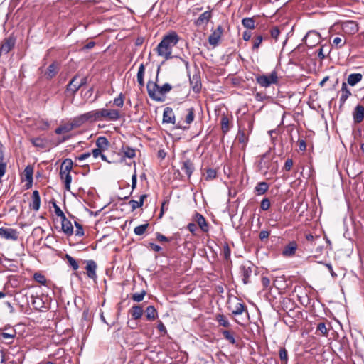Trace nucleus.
I'll return each mask as SVG.
<instances>
[{"label":"nucleus","instance_id":"1","mask_svg":"<svg viewBox=\"0 0 364 364\" xmlns=\"http://www.w3.org/2000/svg\"><path fill=\"white\" fill-rule=\"evenodd\" d=\"M179 41V37L175 31H171L164 36L161 42L158 44L155 50L159 56L168 60L173 58L172 50Z\"/></svg>","mask_w":364,"mask_h":364},{"label":"nucleus","instance_id":"2","mask_svg":"<svg viewBox=\"0 0 364 364\" xmlns=\"http://www.w3.org/2000/svg\"><path fill=\"white\" fill-rule=\"evenodd\" d=\"M146 89L151 100L156 102H163L165 95L171 90L172 86L169 83H165L162 86H159L156 82L149 81Z\"/></svg>","mask_w":364,"mask_h":364},{"label":"nucleus","instance_id":"3","mask_svg":"<svg viewBox=\"0 0 364 364\" xmlns=\"http://www.w3.org/2000/svg\"><path fill=\"white\" fill-rule=\"evenodd\" d=\"M275 156L270 151H267L264 154L259 156L257 161V167L259 171L267 173L268 171L275 173L278 169L277 161H274Z\"/></svg>","mask_w":364,"mask_h":364},{"label":"nucleus","instance_id":"4","mask_svg":"<svg viewBox=\"0 0 364 364\" xmlns=\"http://www.w3.org/2000/svg\"><path fill=\"white\" fill-rule=\"evenodd\" d=\"M90 122L102 120L117 121L120 118L119 112L117 109H100L88 112Z\"/></svg>","mask_w":364,"mask_h":364},{"label":"nucleus","instance_id":"5","mask_svg":"<svg viewBox=\"0 0 364 364\" xmlns=\"http://www.w3.org/2000/svg\"><path fill=\"white\" fill-rule=\"evenodd\" d=\"M257 82L262 87H268L272 85L278 83V75L275 70L269 75H258L256 77Z\"/></svg>","mask_w":364,"mask_h":364},{"label":"nucleus","instance_id":"6","mask_svg":"<svg viewBox=\"0 0 364 364\" xmlns=\"http://www.w3.org/2000/svg\"><path fill=\"white\" fill-rule=\"evenodd\" d=\"M186 113L184 119H180L176 127L180 129H186L189 128V125L193 122L195 118V110L193 107L188 108L186 110Z\"/></svg>","mask_w":364,"mask_h":364},{"label":"nucleus","instance_id":"7","mask_svg":"<svg viewBox=\"0 0 364 364\" xmlns=\"http://www.w3.org/2000/svg\"><path fill=\"white\" fill-rule=\"evenodd\" d=\"M16 336V331L11 327L5 326L0 333V339L7 345L13 343Z\"/></svg>","mask_w":364,"mask_h":364},{"label":"nucleus","instance_id":"8","mask_svg":"<svg viewBox=\"0 0 364 364\" xmlns=\"http://www.w3.org/2000/svg\"><path fill=\"white\" fill-rule=\"evenodd\" d=\"M254 267V264L250 261H247L241 264L240 267V274L242 277V282L245 284H247L250 282V277L252 274Z\"/></svg>","mask_w":364,"mask_h":364},{"label":"nucleus","instance_id":"9","mask_svg":"<svg viewBox=\"0 0 364 364\" xmlns=\"http://www.w3.org/2000/svg\"><path fill=\"white\" fill-rule=\"evenodd\" d=\"M341 29L345 34L351 36L359 31V26L356 21L349 20L342 23Z\"/></svg>","mask_w":364,"mask_h":364},{"label":"nucleus","instance_id":"10","mask_svg":"<svg viewBox=\"0 0 364 364\" xmlns=\"http://www.w3.org/2000/svg\"><path fill=\"white\" fill-rule=\"evenodd\" d=\"M303 41L308 47L313 48L319 42L320 34L314 31H309Z\"/></svg>","mask_w":364,"mask_h":364},{"label":"nucleus","instance_id":"11","mask_svg":"<svg viewBox=\"0 0 364 364\" xmlns=\"http://www.w3.org/2000/svg\"><path fill=\"white\" fill-rule=\"evenodd\" d=\"M15 43V38L9 36V38H5L1 44L0 55H7L9 53V51H11L14 48Z\"/></svg>","mask_w":364,"mask_h":364},{"label":"nucleus","instance_id":"12","mask_svg":"<svg viewBox=\"0 0 364 364\" xmlns=\"http://www.w3.org/2000/svg\"><path fill=\"white\" fill-rule=\"evenodd\" d=\"M0 236L6 240H17L18 232L16 229L11 228H1Z\"/></svg>","mask_w":364,"mask_h":364},{"label":"nucleus","instance_id":"13","mask_svg":"<svg viewBox=\"0 0 364 364\" xmlns=\"http://www.w3.org/2000/svg\"><path fill=\"white\" fill-rule=\"evenodd\" d=\"M223 33V27L219 25L215 30H214L208 38V42L211 46H215L218 44L221 36Z\"/></svg>","mask_w":364,"mask_h":364},{"label":"nucleus","instance_id":"14","mask_svg":"<svg viewBox=\"0 0 364 364\" xmlns=\"http://www.w3.org/2000/svg\"><path fill=\"white\" fill-rule=\"evenodd\" d=\"M212 18L211 11H206L201 14L199 17L195 20L194 24L196 26L200 27L206 26Z\"/></svg>","mask_w":364,"mask_h":364},{"label":"nucleus","instance_id":"15","mask_svg":"<svg viewBox=\"0 0 364 364\" xmlns=\"http://www.w3.org/2000/svg\"><path fill=\"white\" fill-rule=\"evenodd\" d=\"M193 220L198 224L201 230L204 232H207L209 230L208 224L205 218L199 213H196L193 215Z\"/></svg>","mask_w":364,"mask_h":364},{"label":"nucleus","instance_id":"16","mask_svg":"<svg viewBox=\"0 0 364 364\" xmlns=\"http://www.w3.org/2000/svg\"><path fill=\"white\" fill-rule=\"evenodd\" d=\"M85 262L86 263L85 269L87 271V277L90 279H95L97 278V264L94 260L90 259V260H85Z\"/></svg>","mask_w":364,"mask_h":364},{"label":"nucleus","instance_id":"17","mask_svg":"<svg viewBox=\"0 0 364 364\" xmlns=\"http://www.w3.org/2000/svg\"><path fill=\"white\" fill-rule=\"evenodd\" d=\"M353 121L356 124L362 122L364 119V107L362 105H357L353 111Z\"/></svg>","mask_w":364,"mask_h":364},{"label":"nucleus","instance_id":"18","mask_svg":"<svg viewBox=\"0 0 364 364\" xmlns=\"http://www.w3.org/2000/svg\"><path fill=\"white\" fill-rule=\"evenodd\" d=\"M31 143L33 146L40 149H46L48 146V140L46 137L37 136L33 137L30 139Z\"/></svg>","mask_w":364,"mask_h":364},{"label":"nucleus","instance_id":"19","mask_svg":"<svg viewBox=\"0 0 364 364\" xmlns=\"http://www.w3.org/2000/svg\"><path fill=\"white\" fill-rule=\"evenodd\" d=\"M181 170L185 172L189 178L195 169L193 162L188 159H185L181 162Z\"/></svg>","mask_w":364,"mask_h":364},{"label":"nucleus","instance_id":"20","mask_svg":"<svg viewBox=\"0 0 364 364\" xmlns=\"http://www.w3.org/2000/svg\"><path fill=\"white\" fill-rule=\"evenodd\" d=\"M229 309L234 316L241 315L245 311L248 314L247 306L240 301H237L233 306H229Z\"/></svg>","mask_w":364,"mask_h":364},{"label":"nucleus","instance_id":"21","mask_svg":"<svg viewBox=\"0 0 364 364\" xmlns=\"http://www.w3.org/2000/svg\"><path fill=\"white\" fill-rule=\"evenodd\" d=\"M163 123L176 124V117L172 108L166 107L163 113Z\"/></svg>","mask_w":364,"mask_h":364},{"label":"nucleus","instance_id":"22","mask_svg":"<svg viewBox=\"0 0 364 364\" xmlns=\"http://www.w3.org/2000/svg\"><path fill=\"white\" fill-rule=\"evenodd\" d=\"M341 95L339 98V105L340 107H343L348 98L352 95L350 90L348 89L347 86V83L345 82H342L341 89Z\"/></svg>","mask_w":364,"mask_h":364},{"label":"nucleus","instance_id":"23","mask_svg":"<svg viewBox=\"0 0 364 364\" xmlns=\"http://www.w3.org/2000/svg\"><path fill=\"white\" fill-rule=\"evenodd\" d=\"M190 84L193 92L198 93L202 86L200 75L197 73L193 74V76L190 77Z\"/></svg>","mask_w":364,"mask_h":364},{"label":"nucleus","instance_id":"24","mask_svg":"<svg viewBox=\"0 0 364 364\" xmlns=\"http://www.w3.org/2000/svg\"><path fill=\"white\" fill-rule=\"evenodd\" d=\"M87 122H90V117L88 112L84 113L75 117L73 119L70 124L71 126H73V128L79 127Z\"/></svg>","mask_w":364,"mask_h":364},{"label":"nucleus","instance_id":"25","mask_svg":"<svg viewBox=\"0 0 364 364\" xmlns=\"http://www.w3.org/2000/svg\"><path fill=\"white\" fill-rule=\"evenodd\" d=\"M297 244L295 241L288 243L282 250V255L284 257H291L295 255L297 249Z\"/></svg>","mask_w":364,"mask_h":364},{"label":"nucleus","instance_id":"26","mask_svg":"<svg viewBox=\"0 0 364 364\" xmlns=\"http://www.w3.org/2000/svg\"><path fill=\"white\" fill-rule=\"evenodd\" d=\"M62 231L68 236L73 234V224L66 217L61 219Z\"/></svg>","mask_w":364,"mask_h":364},{"label":"nucleus","instance_id":"27","mask_svg":"<svg viewBox=\"0 0 364 364\" xmlns=\"http://www.w3.org/2000/svg\"><path fill=\"white\" fill-rule=\"evenodd\" d=\"M77 75L74 76L66 87V91L70 92L72 95H75L80 88L78 84L79 82H77Z\"/></svg>","mask_w":364,"mask_h":364},{"label":"nucleus","instance_id":"28","mask_svg":"<svg viewBox=\"0 0 364 364\" xmlns=\"http://www.w3.org/2000/svg\"><path fill=\"white\" fill-rule=\"evenodd\" d=\"M41 205V198L39 192L37 190L33 191L32 193V203L30 204V207L37 211L39 210Z\"/></svg>","mask_w":364,"mask_h":364},{"label":"nucleus","instance_id":"29","mask_svg":"<svg viewBox=\"0 0 364 364\" xmlns=\"http://www.w3.org/2000/svg\"><path fill=\"white\" fill-rule=\"evenodd\" d=\"M143 308L139 305H134L129 310V313L132 318L134 320L141 318L143 315Z\"/></svg>","mask_w":364,"mask_h":364},{"label":"nucleus","instance_id":"30","mask_svg":"<svg viewBox=\"0 0 364 364\" xmlns=\"http://www.w3.org/2000/svg\"><path fill=\"white\" fill-rule=\"evenodd\" d=\"M363 79L361 73H351L348 75L347 82L348 84L352 87L355 86Z\"/></svg>","mask_w":364,"mask_h":364},{"label":"nucleus","instance_id":"31","mask_svg":"<svg viewBox=\"0 0 364 364\" xmlns=\"http://www.w3.org/2000/svg\"><path fill=\"white\" fill-rule=\"evenodd\" d=\"M147 197L148 196L146 194H143L140 196L139 201L134 200H129V205L131 206L132 210L134 211L136 208H141L143 205L144 200L147 198Z\"/></svg>","mask_w":364,"mask_h":364},{"label":"nucleus","instance_id":"32","mask_svg":"<svg viewBox=\"0 0 364 364\" xmlns=\"http://www.w3.org/2000/svg\"><path fill=\"white\" fill-rule=\"evenodd\" d=\"M269 184L267 182L262 181L257 184L255 187V192L257 196H262L269 189Z\"/></svg>","mask_w":364,"mask_h":364},{"label":"nucleus","instance_id":"33","mask_svg":"<svg viewBox=\"0 0 364 364\" xmlns=\"http://www.w3.org/2000/svg\"><path fill=\"white\" fill-rule=\"evenodd\" d=\"M145 316L147 320L154 321L158 316V313L154 306H149L145 310Z\"/></svg>","mask_w":364,"mask_h":364},{"label":"nucleus","instance_id":"34","mask_svg":"<svg viewBox=\"0 0 364 364\" xmlns=\"http://www.w3.org/2000/svg\"><path fill=\"white\" fill-rule=\"evenodd\" d=\"M96 146L102 151H105L109 148V143L105 136H99L96 140Z\"/></svg>","mask_w":364,"mask_h":364},{"label":"nucleus","instance_id":"35","mask_svg":"<svg viewBox=\"0 0 364 364\" xmlns=\"http://www.w3.org/2000/svg\"><path fill=\"white\" fill-rule=\"evenodd\" d=\"M122 152L123 153L124 157L129 159H133L136 156V150L127 146H122Z\"/></svg>","mask_w":364,"mask_h":364},{"label":"nucleus","instance_id":"36","mask_svg":"<svg viewBox=\"0 0 364 364\" xmlns=\"http://www.w3.org/2000/svg\"><path fill=\"white\" fill-rule=\"evenodd\" d=\"M145 72V67L143 63L139 65L138 72H137V82L141 87L144 85V76Z\"/></svg>","mask_w":364,"mask_h":364},{"label":"nucleus","instance_id":"37","mask_svg":"<svg viewBox=\"0 0 364 364\" xmlns=\"http://www.w3.org/2000/svg\"><path fill=\"white\" fill-rule=\"evenodd\" d=\"M346 41L345 39H343L340 36H336L333 39L331 46H332V47H333L336 49H339V48H341L342 47H343L344 45L346 44Z\"/></svg>","mask_w":364,"mask_h":364},{"label":"nucleus","instance_id":"38","mask_svg":"<svg viewBox=\"0 0 364 364\" xmlns=\"http://www.w3.org/2000/svg\"><path fill=\"white\" fill-rule=\"evenodd\" d=\"M73 161L70 159H66L63 161V163L61 164L60 170H62L63 171V173H65V171L70 172V171L73 168Z\"/></svg>","mask_w":364,"mask_h":364},{"label":"nucleus","instance_id":"39","mask_svg":"<svg viewBox=\"0 0 364 364\" xmlns=\"http://www.w3.org/2000/svg\"><path fill=\"white\" fill-rule=\"evenodd\" d=\"M57 73L58 68L56 65L55 63H52L48 66V70L46 73V75L47 78L51 79L57 74Z\"/></svg>","mask_w":364,"mask_h":364},{"label":"nucleus","instance_id":"40","mask_svg":"<svg viewBox=\"0 0 364 364\" xmlns=\"http://www.w3.org/2000/svg\"><path fill=\"white\" fill-rule=\"evenodd\" d=\"M224 338L231 344L237 345L232 332L227 330L222 331Z\"/></svg>","mask_w":364,"mask_h":364},{"label":"nucleus","instance_id":"41","mask_svg":"<svg viewBox=\"0 0 364 364\" xmlns=\"http://www.w3.org/2000/svg\"><path fill=\"white\" fill-rule=\"evenodd\" d=\"M242 24L245 28L254 29L255 27V21L253 18H244L242 20Z\"/></svg>","mask_w":364,"mask_h":364},{"label":"nucleus","instance_id":"42","mask_svg":"<svg viewBox=\"0 0 364 364\" xmlns=\"http://www.w3.org/2000/svg\"><path fill=\"white\" fill-rule=\"evenodd\" d=\"M215 319L218 323L223 327H229L230 326L228 319L223 314H218Z\"/></svg>","mask_w":364,"mask_h":364},{"label":"nucleus","instance_id":"43","mask_svg":"<svg viewBox=\"0 0 364 364\" xmlns=\"http://www.w3.org/2000/svg\"><path fill=\"white\" fill-rule=\"evenodd\" d=\"M68 264L73 268V270H77L79 268V265L77 262L75 260V258L71 257L70 255L66 254L65 256Z\"/></svg>","mask_w":364,"mask_h":364},{"label":"nucleus","instance_id":"44","mask_svg":"<svg viewBox=\"0 0 364 364\" xmlns=\"http://www.w3.org/2000/svg\"><path fill=\"white\" fill-rule=\"evenodd\" d=\"M23 173H24L26 181L29 183V184H31L33 182V168L29 166H26L24 169Z\"/></svg>","mask_w":364,"mask_h":364},{"label":"nucleus","instance_id":"45","mask_svg":"<svg viewBox=\"0 0 364 364\" xmlns=\"http://www.w3.org/2000/svg\"><path fill=\"white\" fill-rule=\"evenodd\" d=\"M149 225V223H146L143 225L136 226L134 230V234L139 236L144 235L146 230H147Z\"/></svg>","mask_w":364,"mask_h":364},{"label":"nucleus","instance_id":"46","mask_svg":"<svg viewBox=\"0 0 364 364\" xmlns=\"http://www.w3.org/2000/svg\"><path fill=\"white\" fill-rule=\"evenodd\" d=\"M73 129V126H71L70 124H65V125L58 127L55 129V132L57 134H61L65 132H68L71 131Z\"/></svg>","mask_w":364,"mask_h":364},{"label":"nucleus","instance_id":"47","mask_svg":"<svg viewBox=\"0 0 364 364\" xmlns=\"http://www.w3.org/2000/svg\"><path fill=\"white\" fill-rule=\"evenodd\" d=\"M221 129L224 134L229 131V119L227 116L224 115L221 118Z\"/></svg>","mask_w":364,"mask_h":364},{"label":"nucleus","instance_id":"48","mask_svg":"<svg viewBox=\"0 0 364 364\" xmlns=\"http://www.w3.org/2000/svg\"><path fill=\"white\" fill-rule=\"evenodd\" d=\"M146 294V291L141 290L140 292L133 294L132 296V299L133 301L136 302H140L144 299Z\"/></svg>","mask_w":364,"mask_h":364},{"label":"nucleus","instance_id":"49","mask_svg":"<svg viewBox=\"0 0 364 364\" xmlns=\"http://www.w3.org/2000/svg\"><path fill=\"white\" fill-rule=\"evenodd\" d=\"M36 124L38 126V129L40 130H46L50 127L49 122L43 119H39Z\"/></svg>","mask_w":364,"mask_h":364},{"label":"nucleus","instance_id":"50","mask_svg":"<svg viewBox=\"0 0 364 364\" xmlns=\"http://www.w3.org/2000/svg\"><path fill=\"white\" fill-rule=\"evenodd\" d=\"M33 279H35V281H36L37 282H38L41 284L44 285L46 284V277L40 272H36L33 274Z\"/></svg>","mask_w":364,"mask_h":364},{"label":"nucleus","instance_id":"51","mask_svg":"<svg viewBox=\"0 0 364 364\" xmlns=\"http://www.w3.org/2000/svg\"><path fill=\"white\" fill-rule=\"evenodd\" d=\"M124 95L120 93L117 97L114 98L113 101L114 105L118 107H122L124 105Z\"/></svg>","mask_w":364,"mask_h":364},{"label":"nucleus","instance_id":"52","mask_svg":"<svg viewBox=\"0 0 364 364\" xmlns=\"http://www.w3.org/2000/svg\"><path fill=\"white\" fill-rule=\"evenodd\" d=\"M279 356L280 360L287 363L288 361V353L285 348H280L279 350Z\"/></svg>","mask_w":364,"mask_h":364},{"label":"nucleus","instance_id":"53","mask_svg":"<svg viewBox=\"0 0 364 364\" xmlns=\"http://www.w3.org/2000/svg\"><path fill=\"white\" fill-rule=\"evenodd\" d=\"M217 176V171L213 168H208L206 171L205 180L210 181L215 178Z\"/></svg>","mask_w":364,"mask_h":364},{"label":"nucleus","instance_id":"54","mask_svg":"<svg viewBox=\"0 0 364 364\" xmlns=\"http://www.w3.org/2000/svg\"><path fill=\"white\" fill-rule=\"evenodd\" d=\"M271 206L270 200L268 198H264L262 199L260 203V208L262 210H267L269 209Z\"/></svg>","mask_w":364,"mask_h":364},{"label":"nucleus","instance_id":"55","mask_svg":"<svg viewBox=\"0 0 364 364\" xmlns=\"http://www.w3.org/2000/svg\"><path fill=\"white\" fill-rule=\"evenodd\" d=\"M237 140L240 143L245 144L247 141V136L243 131L240 130L237 136Z\"/></svg>","mask_w":364,"mask_h":364},{"label":"nucleus","instance_id":"56","mask_svg":"<svg viewBox=\"0 0 364 364\" xmlns=\"http://www.w3.org/2000/svg\"><path fill=\"white\" fill-rule=\"evenodd\" d=\"M223 254V257L225 259H230L231 251H230V248L228 243L224 244Z\"/></svg>","mask_w":364,"mask_h":364},{"label":"nucleus","instance_id":"57","mask_svg":"<svg viewBox=\"0 0 364 364\" xmlns=\"http://www.w3.org/2000/svg\"><path fill=\"white\" fill-rule=\"evenodd\" d=\"M75 234L76 236L82 237L84 235V230L82 226L78 223L77 222H75Z\"/></svg>","mask_w":364,"mask_h":364},{"label":"nucleus","instance_id":"58","mask_svg":"<svg viewBox=\"0 0 364 364\" xmlns=\"http://www.w3.org/2000/svg\"><path fill=\"white\" fill-rule=\"evenodd\" d=\"M263 41V38L262 36H257L255 39H254V41H253V46H252V49L253 50H256V49H258L259 47L260 46L262 42Z\"/></svg>","mask_w":364,"mask_h":364},{"label":"nucleus","instance_id":"59","mask_svg":"<svg viewBox=\"0 0 364 364\" xmlns=\"http://www.w3.org/2000/svg\"><path fill=\"white\" fill-rule=\"evenodd\" d=\"M317 330L319 331L323 336H327L328 329L324 323H319L317 326Z\"/></svg>","mask_w":364,"mask_h":364},{"label":"nucleus","instance_id":"60","mask_svg":"<svg viewBox=\"0 0 364 364\" xmlns=\"http://www.w3.org/2000/svg\"><path fill=\"white\" fill-rule=\"evenodd\" d=\"M53 208H54L55 213L56 214V215L60 217L61 219H63L65 217L64 213L62 211L60 208L55 203H53Z\"/></svg>","mask_w":364,"mask_h":364},{"label":"nucleus","instance_id":"61","mask_svg":"<svg viewBox=\"0 0 364 364\" xmlns=\"http://www.w3.org/2000/svg\"><path fill=\"white\" fill-rule=\"evenodd\" d=\"M64 181V183H65V188L67 191H70V183H71V181H72V177L70 176V174H67L66 175V177L64 178V179H63Z\"/></svg>","mask_w":364,"mask_h":364},{"label":"nucleus","instance_id":"62","mask_svg":"<svg viewBox=\"0 0 364 364\" xmlns=\"http://www.w3.org/2000/svg\"><path fill=\"white\" fill-rule=\"evenodd\" d=\"M136 182H137V175H136V171L135 169L133 175L132 176V191H133L134 189L136 188ZM132 193V192H131V193Z\"/></svg>","mask_w":364,"mask_h":364},{"label":"nucleus","instance_id":"63","mask_svg":"<svg viewBox=\"0 0 364 364\" xmlns=\"http://www.w3.org/2000/svg\"><path fill=\"white\" fill-rule=\"evenodd\" d=\"M292 166H293V161H292V159H288L285 161V164H284V168L286 171H290L291 169Z\"/></svg>","mask_w":364,"mask_h":364},{"label":"nucleus","instance_id":"64","mask_svg":"<svg viewBox=\"0 0 364 364\" xmlns=\"http://www.w3.org/2000/svg\"><path fill=\"white\" fill-rule=\"evenodd\" d=\"M279 33L280 31L277 27H274L271 30V36L275 40H277Z\"/></svg>","mask_w":364,"mask_h":364}]
</instances>
